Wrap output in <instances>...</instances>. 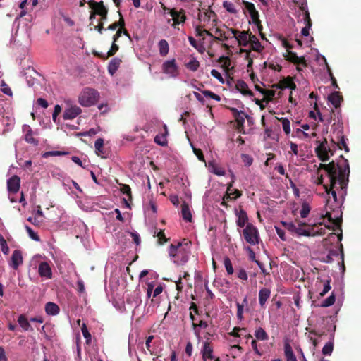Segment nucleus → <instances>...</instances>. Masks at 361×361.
Segmentation results:
<instances>
[{
    "mask_svg": "<svg viewBox=\"0 0 361 361\" xmlns=\"http://www.w3.org/2000/svg\"><path fill=\"white\" fill-rule=\"evenodd\" d=\"M311 211V208L307 204H303L301 211H300V216L303 218L308 216Z\"/></svg>",
    "mask_w": 361,
    "mask_h": 361,
    "instance_id": "4d7b16f0",
    "label": "nucleus"
},
{
    "mask_svg": "<svg viewBox=\"0 0 361 361\" xmlns=\"http://www.w3.org/2000/svg\"><path fill=\"white\" fill-rule=\"evenodd\" d=\"M37 104L42 106V108H47L49 104L47 102V100L43 99V98H39L37 99Z\"/></svg>",
    "mask_w": 361,
    "mask_h": 361,
    "instance_id": "338daca9",
    "label": "nucleus"
},
{
    "mask_svg": "<svg viewBox=\"0 0 361 361\" xmlns=\"http://www.w3.org/2000/svg\"><path fill=\"white\" fill-rule=\"evenodd\" d=\"M238 220L236 224L238 227L243 228L247 223V214L244 210H240L238 215Z\"/></svg>",
    "mask_w": 361,
    "mask_h": 361,
    "instance_id": "2f4dec72",
    "label": "nucleus"
},
{
    "mask_svg": "<svg viewBox=\"0 0 361 361\" xmlns=\"http://www.w3.org/2000/svg\"><path fill=\"white\" fill-rule=\"evenodd\" d=\"M25 230H27V234L31 238L36 240L37 242H39V240H40V237L37 233H35L32 228L27 226H25Z\"/></svg>",
    "mask_w": 361,
    "mask_h": 361,
    "instance_id": "864d4df0",
    "label": "nucleus"
},
{
    "mask_svg": "<svg viewBox=\"0 0 361 361\" xmlns=\"http://www.w3.org/2000/svg\"><path fill=\"white\" fill-rule=\"evenodd\" d=\"M284 59L296 65H302L303 67H307V63L304 56H298V54L291 51H288L286 54L283 55Z\"/></svg>",
    "mask_w": 361,
    "mask_h": 361,
    "instance_id": "9b49d317",
    "label": "nucleus"
},
{
    "mask_svg": "<svg viewBox=\"0 0 361 361\" xmlns=\"http://www.w3.org/2000/svg\"><path fill=\"white\" fill-rule=\"evenodd\" d=\"M35 133L32 130L30 134L25 135V140L27 143L32 144L33 145H38L39 140L34 137Z\"/></svg>",
    "mask_w": 361,
    "mask_h": 361,
    "instance_id": "37998d69",
    "label": "nucleus"
},
{
    "mask_svg": "<svg viewBox=\"0 0 361 361\" xmlns=\"http://www.w3.org/2000/svg\"><path fill=\"white\" fill-rule=\"evenodd\" d=\"M23 262V255L20 250H16L13 251L9 265L13 269H18L19 266Z\"/></svg>",
    "mask_w": 361,
    "mask_h": 361,
    "instance_id": "dca6fc26",
    "label": "nucleus"
},
{
    "mask_svg": "<svg viewBox=\"0 0 361 361\" xmlns=\"http://www.w3.org/2000/svg\"><path fill=\"white\" fill-rule=\"evenodd\" d=\"M130 236L132 237L133 242L137 245H140L141 243V240L140 235L137 233H130Z\"/></svg>",
    "mask_w": 361,
    "mask_h": 361,
    "instance_id": "774afa93",
    "label": "nucleus"
},
{
    "mask_svg": "<svg viewBox=\"0 0 361 361\" xmlns=\"http://www.w3.org/2000/svg\"><path fill=\"white\" fill-rule=\"evenodd\" d=\"M159 52L161 56H165L168 54L169 46L166 39H161L158 43Z\"/></svg>",
    "mask_w": 361,
    "mask_h": 361,
    "instance_id": "72a5a7b5",
    "label": "nucleus"
},
{
    "mask_svg": "<svg viewBox=\"0 0 361 361\" xmlns=\"http://www.w3.org/2000/svg\"><path fill=\"white\" fill-rule=\"evenodd\" d=\"M307 225L306 223L298 221L296 226L295 233L300 235L310 236L312 235L311 230L304 228Z\"/></svg>",
    "mask_w": 361,
    "mask_h": 361,
    "instance_id": "bb28decb",
    "label": "nucleus"
},
{
    "mask_svg": "<svg viewBox=\"0 0 361 361\" xmlns=\"http://www.w3.org/2000/svg\"><path fill=\"white\" fill-rule=\"evenodd\" d=\"M242 159H243V162L245 163V165L247 166H251L253 162V159L252 157H250V156L247 154H243Z\"/></svg>",
    "mask_w": 361,
    "mask_h": 361,
    "instance_id": "052dcab7",
    "label": "nucleus"
},
{
    "mask_svg": "<svg viewBox=\"0 0 361 361\" xmlns=\"http://www.w3.org/2000/svg\"><path fill=\"white\" fill-rule=\"evenodd\" d=\"M254 336L258 341H265L269 339V335L262 327L257 328L255 330Z\"/></svg>",
    "mask_w": 361,
    "mask_h": 361,
    "instance_id": "7c9ffc66",
    "label": "nucleus"
},
{
    "mask_svg": "<svg viewBox=\"0 0 361 361\" xmlns=\"http://www.w3.org/2000/svg\"><path fill=\"white\" fill-rule=\"evenodd\" d=\"M211 75L219 80V81L221 82V83H224V79L223 78V77L221 76V73L219 71H218L216 69H212L211 71Z\"/></svg>",
    "mask_w": 361,
    "mask_h": 361,
    "instance_id": "680f3d73",
    "label": "nucleus"
},
{
    "mask_svg": "<svg viewBox=\"0 0 361 361\" xmlns=\"http://www.w3.org/2000/svg\"><path fill=\"white\" fill-rule=\"evenodd\" d=\"M20 187V178L14 175L7 180V189L10 192L16 193Z\"/></svg>",
    "mask_w": 361,
    "mask_h": 361,
    "instance_id": "4468645a",
    "label": "nucleus"
},
{
    "mask_svg": "<svg viewBox=\"0 0 361 361\" xmlns=\"http://www.w3.org/2000/svg\"><path fill=\"white\" fill-rule=\"evenodd\" d=\"M68 152H64V151H49L47 152L44 154V157H47V156H61V155H66L68 154Z\"/></svg>",
    "mask_w": 361,
    "mask_h": 361,
    "instance_id": "6e6d98bb",
    "label": "nucleus"
},
{
    "mask_svg": "<svg viewBox=\"0 0 361 361\" xmlns=\"http://www.w3.org/2000/svg\"><path fill=\"white\" fill-rule=\"evenodd\" d=\"M82 334L86 340L87 343H90L91 341V334L85 323L82 325Z\"/></svg>",
    "mask_w": 361,
    "mask_h": 361,
    "instance_id": "3c124183",
    "label": "nucleus"
},
{
    "mask_svg": "<svg viewBox=\"0 0 361 361\" xmlns=\"http://www.w3.org/2000/svg\"><path fill=\"white\" fill-rule=\"evenodd\" d=\"M249 44H250L251 49L256 52H261L264 48L259 40L252 32H250Z\"/></svg>",
    "mask_w": 361,
    "mask_h": 361,
    "instance_id": "b1692460",
    "label": "nucleus"
},
{
    "mask_svg": "<svg viewBox=\"0 0 361 361\" xmlns=\"http://www.w3.org/2000/svg\"><path fill=\"white\" fill-rule=\"evenodd\" d=\"M118 49H119L118 45H117L116 42H113V41H112V44L106 56H102V55L97 54V53L95 54V55L100 56L104 59H107L108 57L115 55L116 53L118 51Z\"/></svg>",
    "mask_w": 361,
    "mask_h": 361,
    "instance_id": "c9c22d12",
    "label": "nucleus"
},
{
    "mask_svg": "<svg viewBox=\"0 0 361 361\" xmlns=\"http://www.w3.org/2000/svg\"><path fill=\"white\" fill-rule=\"evenodd\" d=\"M264 92V93L263 94V95L264 97L262 99V101L268 102L269 101H271L275 97L276 92L274 90H265V91Z\"/></svg>",
    "mask_w": 361,
    "mask_h": 361,
    "instance_id": "a18cd8bd",
    "label": "nucleus"
},
{
    "mask_svg": "<svg viewBox=\"0 0 361 361\" xmlns=\"http://www.w3.org/2000/svg\"><path fill=\"white\" fill-rule=\"evenodd\" d=\"M120 190L123 194H126L128 197L129 200H132L131 190L129 185L127 184H120Z\"/></svg>",
    "mask_w": 361,
    "mask_h": 361,
    "instance_id": "09e8293b",
    "label": "nucleus"
},
{
    "mask_svg": "<svg viewBox=\"0 0 361 361\" xmlns=\"http://www.w3.org/2000/svg\"><path fill=\"white\" fill-rule=\"evenodd\" d=\"M300 8L302 11L303 22L305 25V27L302 28L301 33L302 36L307 37L310 35V30L312 26L311 17L306 3L305 4H302Z\"/></svg>",
    "mask_w": 361,
    "mask_h": 361,
    "instance_id": "6e6552de",
    "label": "nucleus"
},
{
    "mask_svg": "<svg viewBox=\"0 0 361 361\" xmlns=\"http://www.w3.org/2000/svg\"><path fill=\"white\" fill-rule=\"evenodd\" d=\"M224 264L225 266V268L226 269V271L228 275H231L234 273V269L232 265V262L231 259L227 257L224 258Z\"/></svg>",
    "mask_w": 361,
    "mask_h": 361,
    "instance_id": "c03bdc74",
    "label": "nucleus"
},
{
    "mask_svg": "<svg viewBox=\"0 0 361 361\" xmlns=\"http://www.w3.org/2000/svg\"><path fill=\"white\" fill-rule=\"evenodd\" d=\"M236 306H237V318L239 319V320H242L243 318V304H240L239 302H237L236 303Z\"/></svg>",
    "mask_w": 361,
    "mask_h": 361,
    "instance_id": "bf43d9fd",
    "label": "nucleus"
},
{
    "mask_svg": "<svg viewBox=\"0 0 361 361\" xmlns=\"http://www.w3.org/2000/svg\"><path fill=\"white\" fill-rule=\"evenodd\" d=\"M89 6L96 8V13L101 16L100 21H106L108 17V9L104 6L103 1L96 2L94 0L89 1Z\"/></svg>",
    "mask_w": 361,
    "mask_h": 361,
    "instance_id": "1a4fd4ad",
    "label": "nucleus"
},
{
    "mask_svg": "<svg viewBox=\"0 0 361 361\" xmlns=\"http://www.w3.org/2000/svg\"><path fill=\"white\" fill-rule=\"evenodd\" d=\"M326 214L322 216L323 218L326 217L329 222L338 229L341 231V224L343 221V212L341 206H334L331 204V199L326 200Z\"/></svg>",
    "mask_w": 361,
    "mask_h": 361,
    "instance_id": "7ed1b4c3",
    "label": "nucleus"
},
{
    "mask_svg": "<svg viewBox=\"0 0 361 361\" xmlns=\"http://www.w3.org/2000/svg\"><path fill=\"white\" fill-rule=\"evenodd\" d=\"M242 4L244 6L243 11L245 14L247 13L250 18L259 14V11L255 8L253 3L247 0H242Z\"/></svg>",
    "mask_w": 361,
    "mask_h": 361,
    "instance_id": "aec40b11",
    "label": "nucleus"
},
{
    "mask_svg": "<svg viewBox=\"0 0 361 361\" xmlns=\"http://www.w3.org/2000/svg\"><path fill=\"white\" fill-rule=\"evenodd\" d=\"M45 311L47 314L56 315L59 313L60 307L54 302H47L45 305Z\"/></svg>",
    "mask_w": 361,
    "mask_h": 361,
    "instance_id": "c756f323",
    "label": "nucleus"
},
{
    "mask_svg": "<svg viewBox=\"0 0 361 361\" xmlns=\"http://www.w3.org/2000/svg\"><path fill=\"white\" fill-rule=\"evenodd\" d=\"M346 140L345 136H341L339 141L337 142L336 145L339 149L343 148L345 152H348L350 151L348 146L346 144Z\"/></svg>",
    "mask_w": 361,
    "mask_h": 361,
    "instance_id": "de8ad7c7",
    "label": "nucleus"
},
{
    "mask_svg": "<svg viewBox=\"0 0 361 361\" xmlns=\"http://www.w3.org/2000/svg\"><path fill=\"white\" fill-rule=\"evenodd\" d=\"M341 161H331L329 164H320L319 169H324L329 178V185H324V189L328 196H331V204L342 206L347 194L350 173L348 161L340 155Z\"/></svg>",
    "mask_w": 361,
    "mask_h": 361,
    "instance_id": "f257e3e1",
    "label": "nucleus"
},
{
    "mask_svg": "<svg viewBox=\"0 0 361 361\" xmlns=\"http://www.w3.org/2000/svg\"><path fill=\"white\" fill-rule=\"evenodd\" d=\"M213 347L211 345V343L207 341L205 342L204 343L203 349L202 350V358L204 360H207V359L214 360L215 357L213 355Z\"/></svg>",
    "mask_w": 361,
    "mask_h": 361,
    "instance_id": "4be33fe9",
    "label": "nucleus"
},
{
    "mask_svg": "<svg viewBox=\"0 0 361 361\" xmlns=\"http://www.w3.org/2000/svg\"><path fill=\"white\" fill-rule=\"evenodd\" d=\"M96 153L98 155H102L104 153V140L98 138L95 141Z\"/></svg>",
    "mask_w": 361,
    "mask_h": 361,
    "instance_id": "a19ab883",
    "label": "nucleus"
},
{
    "mask_svg": "<svg viewBox=\"0 0 361 361\" xmlns=\"http://www.w3.org/2000/svg\"><path fill=\"white\" fill-rule=\"evenodd\" d=\"M18 322L21 328L23 329L25 331H33V329L32 328L27 318L26 317L25 314H21L18 317Z\"/></svg>",
    "mask_w": 361,
    "mask_h": 361,
    "instance_id": "cd10ccee",
    "label": "nucleus"
},
{
    "mask_svg": "<svg viewBox=\"0 0 361 361\" xmlns=\"http://www.w3.org/2000/svg\"><path fill=\"white\" fill-rule=\"evenodd\" d=\"M238 277L243 281H247V274L244 269H240L238 272Z\"/></svg>",
    "mask_w": 361,
    "mask_h": 361,
    "instance_id": "69168bd1",
    "label": "nucleus"
},
{
    "mask_svg": "<svg viewBox=\"0 0 361 361\" xmlns=\"http://www.w3.org/2000/svg\"><path fill=\"white\" fill-rule=\"evenodd\" d=\"M243 235L247 243L251 245L259 244V234L253 224L247 223L245 228L243 230Z\"/></svg>",
    "mask_w": 361,
    "mask_h": 361,
    "instance_id": "39448f33",
    "label": "nucleus"
},
{
    "mask_svg": "<svg viewBox=\"0 0 361 361\" xmlns=\"http://www.w3.org/2000/svg\"><path fill=\"white\" fill-rule=\"evenodd\" d=\"M284 353L287 361H297V357L292 350L290 344L288 343L284 345Z\"/></svg>",
    "mask_w": 361,
    "mask_h": 361,
    "instance_id": "c85d7f7f",
    "label": "nucleus"
},
{
    "mask_svg": "<svg viewBox=\"0 0 361 361\" xmlns=\"http://www.w3.org/2000/svg\"><path fill=\"white\" fill-rule=\"evenodd\" d=\"M121 62L122 60L118 58H114L109 61L108 66V71L111 75H114L118 68L120 67Z\"/></svg>",
    "mask_w": 361,
    "mask_h": 361,
    "instance_id": "a878e982",
    "label": "nucleus"
},
{
    "mask_svg": "<svg viewBox=\"0 0 361 361\" xmlns=\"http://www.w3.org/2000/svg\"><path fill=\"white\" fill-rule=\"evenodd\" d=\"M329 102L334 105L335 108H338L341 105V102L343 101V97L339 92H334L331 93L328 97Z\"/></svg>",
    "mask_w": 361,
    "mask_h": 361,
    "instance_id": "393cba45",
    "label": "nucleus"
},
{
    "mask_svg": "<svg viewBox=\"0 0 361 361\" xmlns=\"http://www.w3.org/2000/svg\"><path fill=\"white\" fill-rule=\"evenodd\" d=\"M162 71L165 75L172 78L178 76V67L175 59L166 61L162 64Z\"/></svg>",
    "mask_w": 361,
    "mask_h": 361,
    "instance_id": "423d86ee",
    "label": "nucleus"
},
{
    "mask_svg": "<svg viewBox=\"0 0 361 361\" xmlns=\"http://www.w3.org/2000/svg\"><path fill=\"white\" fill-rule=\"evenodd\" d=\"M271 290L268 288H262L259 291V303L263 307L270 298Z\"/></svg>",
    "mask_w": 361,
    "mask_h": 361,
    "instance_id": "412c9836",
    "label": "nucleus"
},
{
    "mask_svg": "<svg viewBox=\"0 0 361 361\" xmlns=\"http://www.w3.org/2000/svg\"><path fill=\"white\" fill-rule=\"evenodd\" d=\"M334 349V344L332 342H329L324 345L322 349L324 355H331Z\"/></svg>",
    "mask_w": 361,
    "mask_h": 361,
    "instance_id": "5fc2aeb1",
    "label": "nucleus"
},
{
    "mask_svg": "<svg viewBox=\"0 0 361 361\" xmlns=\"http://www.w3.org/2000/svg\"><path fill=\"white\" fill-rule=\"evenodd\" d=\"M181 213L183 217V219L186 221H192V214L190 210L189 206L185 203V202L181 205Z\"/></svg>",
    "mask_w": 361,
    "mask_h": 361,
    "instance_id": "473e14b6",
    "label": "nucleus"
},
{
    "mask_svg": "<svg viewBox=\"0 0 361 361\" xmlns=\"http://www.w3.org/2000/svg\"><path fill=\"white\" fill-rule=\"evenodd\" d=\"M326 144V139H324V140L316 148L317 157L322 161H326L329 159V153L331 155L334 154V151L331 150L330 147L327 148Z\"/></svg>",
    "mask_w": 361,
    "mask_h": 361,
    "instance_id": "0eeeda50",
    "label": "nucleus"
},
{
    "mask_svg": "<svg viewBox=\"0 0 361 361\" xmlns=\"http://www.w3.org/2000/svg\"><path fill=\"white\" fill-rule=\"evenodd\" d=\"M185 65L188 69L192 71H195L200 67V62L196 59L192 58L190 61L187 62Z\"/></svg>",
    "mask_w": 361,
    "mask_h": 361,
    "instance_id": "4c0bfd02",
    "label": "nucleus"
},
{
    "mask_svg": "<svg viewBox=\"0 0 361 361\" xmlns=\"http://www.w3.org/2000/svg\"><path fill=\"white\" fill-rule=\"evenodd\" d=\"M275 230H276V234L278 235V236L282 240H285L286 238V233H285V231L283 230L282 228H279L277 226H275Z\"/></svg>",
    "mask_w": 361,
    "mask_h": 361,
    "instance_id": "0e129e2a",
    "label": "nucleus"
},
{
    "mask_svg": "<svg viewBox=\"0 0 361 361\" xmlns=\"http://www.w3.org/2000/svg\"><path fill=\"white\" fill-rule=\"evenodd\" d=\"M61 113V106L60 105H55L54 108V113L52 115L53 121L56 122L57 116Z\"/></svg>",
    "mask_w": 361,
    "mask_h": 361,
    "instance_id": "e2e57ef3",
    "label": "nucleus"
},
{
    "mask_svg": "<svg viewBox=\"0 0 361 361\" xmlns=\"http://www.w3.org/2000/svg\"><path fill=\"white\" fill-rule=\"evenodd\" d=\"M339 252L341 254V259H342V264L344 266V252L343 245H340L339 250H331L326 255L325 258L323 259L325 262H332L334 261V257H338Z\"/></svg>",
    "mask_w": 361,
    "mask_h": 361,
    "instance_id": "2eb2a0df",
    "label": "nucleus"
},
{
    "mask_svg": "<svg viewBox=\"0 0 361 361\" xmlns=\"http://www.w3.org/2000/svg\"><path fill=\"white\" fill-rule=\"evenodd\" d=\"M169 13L172 17V20L173 21V25H176L180 23H184L186 19L185 16V11L184 9L176 10V8H172L170 10Z\"/></svg>",
    "mask_w": 361,
    "mask_h": 361,
    "instance_id": "f8f14e48",
    "label": "nucleus"
},
{
    "mask_svg": "<svg viewBox=\"0 0 361 361\" xmlns=\"http://www.w3.org/2000/svg\"><path fill=\"white\" fill-rule=\"evenodd\" d=\"M197 90L205 95L206 97H209L219 102L221 101V97L210 90H201L200 87H197Z\"/></svg>",
    "mask_w": 361,
    "mask_h": 361,
    "instance_id": "ea45409f",
    "label": "nucleus"
},
{
    "mask_svg": "<svg viewBox=\"0 0 361 361\" xmlns=\"http://www.w3.org/2000/svg\"><path fill=\"white\" fill-rule=\"evenodd\" d=\"M330 289H331V278H329L328 280L324 281V287H323L322 291L319 293V295L321 297H324L325 295V294L327 293Z\"/></svg>",
    "mask_w": 361,
    "mask_h": 361,
    "instance_id": "8fccbe9b",
    "label": "nucleus"
},
{
    "mask_svg": "<svg viewBox=\"0 0 361 361\" xmlns=\"http://www.w3.org/2000/svg\"><path fill=\"white\" fill-rule=\"evenodd\" d=\"M39 274L41 277H44L46 279H51L52 278V271L51 268L47 262H41L39 266L38 269Z\"/></svg>",
    "mask_w": 361,
    "mask_h": 361,
    "instance_id": "f3484780",
    "label": "nucleus"
},
{
    "mask_svg": "<svg viewBox=\"0 0 361 361\" xmlns=\"http://www.w3.org/2000/svg\"><path fill=\"white\" fill-rule=\"evenodd\" d=\"M229 31L233 34V37L238 41V44L240 46L246 47L248 45L250 42V32L247 31H238L235 29L231 28Z\"/></svg>",
    "mask_w": 361,
    "mask_h": 361,
    "instance_id": "9d476101",
    "label": "nucleus"
},
{
    "mask_svg": "<svg viewBox=\"0 0 361 361\" xmlns=\"http://www.w3.org/2000/svg\"><path fill=\"white\" fill-rule=\"evenodd\" d=\"M80 114H82V109L80 107L76 105H71L65 109L63 118L64 120H73Z\"/></svg>",
    "mask_w": 361,
    "mask_h": 361,
    "instance_id": "ddd939ff",
    "label": "nucleus"
},
{
    "mask_svg": "<svg viewBox=\"0 0 361 361\" xmlns=\"http://www.w3.org/2000/svg\"><path fill=\"white\" fill-rule=\"evenodd\" d=\"M336 301V296L334 295V293L332 292L331 294L327 298L324 299L322 304L320 305L321 307H329L335 303Z\"/></svg>",
    "mask_w": 361,
    "mask_h": 361,
    "instance_id": "58836bf2",
    "label": "nucleus"
},
{
    "mask_svg": "<svg viewBox=\"0 0 361 361\" xmlns=\"http://www.w3.org/2000/svg\"><path fill=\"white\" fill-rule=\"evenodd\" d=\"M274 86L280 90H284V88L286 87H289L290 90H295L297 87L293 78L290 76L283 78L279 83L275 84Z\"/></svg>",
    "mask_w": 361,
    "mask_h": 361,
    "instance_id": "a211bd4d",
    "label": "nucleus"
},
{
    "mask_svg": "<svg viewBox=\"0 0 361 361\" xmlns=\"http://www.w3.org/2000/svg\"><path fill=\"white\" fill-rule=\"evenodd\" d=\"M235 87L237 90L240 92L244 95L252 97L254 94L253 92L249 90L246 82L243 80H238L235 83Z\"/></svg>",
    "mask_w": 361,
    "mask_h": 361,
    "instance_id": "5701e85b",
    "label": "nucleus"
},
{
    "mask_svg": "<svg viewBox=\"0 0 361 361\" xmlns=\"http://www.w3.org/2000/svg\"><path fill=\"white\" fill-rule=\"evenodd\" d=\"M99 99V93L92 87H85L79 95L78 102L82 106L95 105Z\"/></svg>",
    "mask_w": 361,
    "mask_h": 361,
    "instance_id": "20e7f679",
    "label": "nucleus"
},
{
    "mask_svg": "<svg viewBox=\"0 0 361 361\" xmlns=\"http://www.w3.org/2000/svg\"><path fill=\"white\" fill-rule=\"evenodd\" d=\"M0 245L2 252L5 255H8L9 252V247L6 243V240L2 235L0 234Z\"/></svg>",
    "mask_w": 361,
    "mask_h": 361,
    "instance_id": "49530a36",
    "label": "nucleus"
},
{
    "mask_svg": "<svg viewBox=\"0 0 361 361\" xmlns=\"http://www.w3.org/2000/svg\"><path fill=\"white\" fill-rule=\"evenodd\" d=\"M207 167L211 173L216 176H224L226 174L225 169L220 166V165L214 160L208 162Z\"/></svg>",
    "mask_w": 361,
    "mask_h": 361,
    "instance_id": "6ab92c4d",
    "label": "nucleus"
},
{
    "mask_svg": "<svg viewBox=\"0 0 361 361\" xmlns=\"http://www.w3.org/2000/svg\"><path fill=\"white\" fill-rule=\"evenodd\" d=\"M158 236V243L160 245H163L167 242L169 240L166 238L164 231L163 230H160L159 232L157 234Z\"/></svg>",
    "mask_w": 361,
    "mask_h": 361,
    "instance_id": "13d9d810",
    "label": "nucleus"
},
{
    "mask_svg": "<svg viewBox=\"0 0 361 361\" xmlns=\"http://www.w3.org/2000/svg\"><path fill=\"white\" fill-rule=\"evenodd\" d=\"M154 142L161 146H165L167 144V140L165 135H157L154 137Z\"/></svg>",
    "mask_w": 361,
    "mask_h": 361,
    "instance_id": "603ef678",
    "label": "nucleus"
},
{
    "mask_svg": "<svg viewBox=\"0 0 361 361\" xmlns=\"http://www.w3.org/2000/svg\"><path fill=\"white\" fill-rule=\"evenodd\" d=\"M276 119L282 123V128L285 134L288 135L290 132V121L286 117H276Z\"/></svg>",
    "mask_w": 361,
    "mask_h": 361,
    "instance_id": "e433bc0d",
    "label": "nucleus"
},
{
    "mask_svg": "<svg viewBox=\"0 0 361 361\" xmlns=\"http://www.w3.org/2000/svg\"><path fill=\"white\" fill-rule=\"evenodd\" d=\"M247 116V115L241 110L240 114H239L238 116L235 118V121L237 123L236 128L239 131H241V130L244 128L245 118Z\"/></svg>",
    "mask_w": 361,
    "mask_h": 361,
    "instance_id": "f704fd0d",
    "label": "nucleus"
},
{
    "mask_svg": "<svg viewBox=\"0 0 361 361\" xmlns=\"http://www.w3.org/2000/svg\"><path fill=\"white\" fill-rule=\"evenodd\" d=\"M190 245L191 242L185 238L183 239V242L170 245L169 254L175 264L177 266L185 264L189 259Z\"/></svg>",
    "mask_w": 361,
    "mask_h": 361,
    "instance_id": "f03ea898",
    "label": "nucleus"
},
{
    "mask_svg": "<svg viewBox=\"0 0 361 361\" xmlns=\"http://www.w3.org/2000/svg\"><path fill=\"white\" fill-rule=\"evenodd\" d=\"M223 7L226 9L228 12L232 14H236L237 10L235 8V6L233 3L228 1H224L223 2Z\"/></svg>",
    "mask_w": 361,
    "mask_h": 361,
    "instance_id": "79ce46f5",
    "label": "nucleus"
}]
</instances>
